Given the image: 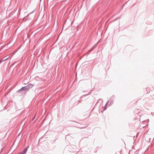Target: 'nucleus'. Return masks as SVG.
I'll use <instances>...</instances> for the list:
<instances>
[{"mask_svg":"<svg viewBox=\"0 0 154 154\" xmlns=\"http://www.w3.org/2000/svg\"><path fill=\"white\" fill-rule=\"evenodd\" d=\"M93 49H92V50H90V52H91V51L92 50H93Z\"/></svg>","mask_w":154,"mask_h":154,"instance_id":"8","label":"nucleus"},{"mask_svg":"<svg viewBox=\"0 0 154 154\" xmlns=\"http://www.w3.org/2000/svg\"><path fill=\"white\" fill-rule=\"evenodd\" d=\"M34 11H33L32 12H31V13H32Z\"/></svg>","mask_w":154,"mask_h":154,"instance_id":"9","label":"nucleus"},{"mask_svg":"<svg viewBox=\"0 0 154 154\" xmlns=\"http://www.w3.org/2000/svg\"><path fill=\"white\" fill-rule=\"evenodd\" d=\"M17 154H23L21 152H19Z\"/></svg>","mask_w":154,"mask_h":154,"instance_id":"6","label":"nucleus"},{"mask_svg":"<svg viewBox=\"0 0 154 154\" xmlns=\"http://www.w3.org/2000/svg\"><path fill=\"white\" fill-rule=\"evenodd\" d=\"M29 146H27L26 148H25L21 152L23 154H25L27 151L28 149L29 148Z\"/></svg>","mask_w":154,"mask_h":154,"instance_id":"3","label":"nucleus"},{"mask_svg":"<svg viewBox=\"0 0 154 154\" xmlns=\"http://www.w3.org/2000/svg\"><path fill=\"white\" fill-rule=\"evenodd\" d=\"M118 18H119V17H117V18H116V19L115 20H114V21H115V20H117Z\"/></svg>","mask_w":154,"mask_h":154,"instance_id":"5","label":"nucleus"},{"mask_svg":"<svg viewBox=\"0 0 154 154\" xmlns=\"http://www.w3.org/2000/svg\"><path fill=\"white\" fill-rule=\"evenodd\" d=\"M8 57H5L2 58V61H4L7 60V59H8Z\"/></svg>","mask_w":154,"mask_h":154,"instance_id":"4","label":"nucleus"},{"mask_svg":"<svg viewBox=\"0 0 154 154\" xmlns=\"http://www.w3.org/2000/svg\"><path fill=\"white\" fill-rule=\"evenodd\" d=\"M113 103V100L111 99H109L108 102H107V103H106V105L108 104L109 106H110V105H112Z\"/></svg>","mask_w":154,"mask_h":154,"instance_id":"2","label":"nucleus"},{"mask_svg":"<svg viewBox=\"0 0 154 154\" xmlns=\"http://www.w3.org/2000/svg\"><path fill=\"white\" fill-rule=\"evenodd\" d=\"M89 94V93H88V94H86V95H88Z\"/></svg>","mask_w":154,"mask_h":154,"instance_id":"7","label":"nucleus"},{"mask_svg":"<svg viewBox=\"0 0 154 154\" xmlns=\"http://www.w3.org/2000/svg\"><path fill=\"white\" fill-rule=\"evenodd\" d=\"M33 86V85L32 84H29L28 85L22 88L21 89L18 90L17 91V92L25 93L29 88H32Z\"/></svg>","mask_w":154,"mask_h":154,"instance_id":"1","label":"nucleus"},{"mask_svg":"<svg viewBox=\"0 0 154 154\" xmlns=\"http://www.w3.org/2000/svg\"><path fill=\"white\" fill-rule=\"evenodd\" d=\"M34 118L32 119V120H33V119H34Z\"/></svg>","mask_w":154,"mask_h":154,"instance_id":"10","label":"nucleus"}]
</instances>
